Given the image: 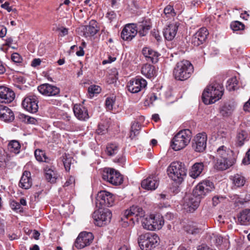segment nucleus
<instances>
[{"mask_svg":"<svg viewBox=\"0 0 250 250\" xmlns=\"http://www.w3.org/2000/svg\"><path fill=\"white\" fill-rule=\"evenodd\" d=\"M15 118L13 112L9 107L0 104V120L5 122H11Z\"/></svg>","mask_w":250,"mask_h":250,"instance_id":"nucleus-24","label":"nucleus"},{"mask_svg":"<svg viewBox=\"0 0 250 250\" xmlns=\"http://www.w3.org/2000/svg\"><path fill=\"white\" fill-rule=\"evenodd\" d=\"M222 197H219L215 196L212 198V204L214 206L217 205L221 201V200H223Z\"/></svg>","mask_w":250,"mask_h":250,"instance_id":"nucleus-58","label":"nucleus"},{"mask_svg":"<svg viewBox=\"0 0 250 250\" xmlns=\"http://www.w3.org/2000/svg\"><path fill=\"white\" fill-rule=\"evenodd\" d=\"M233 151L225 146L219 147L216 152L215 156L213 158H219L226 159H235L233 156Z\"/></svg>","mask_w":250,"mask_h":250,"instance_id":"nucleus-23","label":"nucleus"},{"mask_svg":"<svg viewBox=\"0 0 250 250\" xmlns=\"http://www.w3.org/2000/svg\"><path fill=\"white\" fill-rule=\"evenodd\" d=\"M53 30L60 32L59 34L61 37H63L68 34V29L63 27L58 26L56 27V29L53 28Z\"/></svg>","mask_w":250,"mask_h":250,"instance_id":"nucleus-51","label":"nucleus"},{"mask_svg":"<svg viewBox=\"0 0 250 250\" xmlns=\"http://www.w3.org/2000/svg\"><path fill=\"white\" fill-rule=\"evenodd\" d=\"M32 183L30 172L28 171H24L20 181L19 187L27 189L31 187Z\"/></svg>","mask_w":250,"mask_h":250,"instance_id":"nucleus-29","label":"nucleus"},{"mask_svg":"<svg viewBox=\"0 0 250 250\" xmlns=\"http://www.w3.org/2000/svg\"><path fill=\"white\" fill-rule=\"evenodd\" d=\"M35 157L39 162L49 163L50 159L47 157L45 152L41 149H36L35 151Z\"/></svg>","mask_w":250,"mask_h":250,"instance_id":"nucleus-36","label":"nucleus"},{"mask_svg":"<svg viewBox=\"0 0 250 250\" xmlns=\"http://www.w3.org/2000/svg\"><path fill=\"white\" fill-rule=\"evenodd\" d=\"M193 147L196 152H203L207 146V135L202 132L196 135L194 138Z\"/></svg>","mask_w":250,"mask_h":250,"instance_id":"nucleus-16","label":"nucleus"},{"mask_svg":"<svg viewBox=\"0 0 250 250\" xmlns=\"http://www.w3.org/2000/svg\"><path fill=\"white\" fill-rule=\"evenodd\" d=\"M223 85L214 82L207 86L202 94L203 102L206 104H210L215 103L221 99L223 94Z\"/></svg>","mask_w":250,"mask_h":250,"instance_id":"nucleus-2","label":"nucleus"},{"mask_svg":"<svg viewBox=\"0 0 250 250\" xmlns=\"http://www.w3.org/2000/svg\"><path fill=\"white\" fill-rule=\"evenodd\" d=\"M73 111L75 116L80 120H85L89 118L87 110L81 104H75Z\"/></svg>","mask_w":250,"mask_h":250,"instance_id":"nucleus-25","label":"nucleus"},{"mask_svg":"<svg viewBox=\"0 0 250 250\" xmlns=\"http://www.w3.org/2000/svg\"><path fill=\"white\" fill-rule=\"evenodd\" d=\"M23 117V121L27 124H31L33 125H36L38 123V121L35 118L30 117L28 115H23L22 116Z\"/></svg>","mask_w":250,"mask_h":250,"instance_id":"nucleus-50","label":"nucleus"},{"mask_svg":"<svg viewBox=\"0 0 250 250\" xmlns=\"http://www.w3.org/2000/svg\"><path fill=\"white\" fill-rule=\"evenodd\" d=\"M204 167L203 163H196L191 167L189 175L193 178L195 179L202 172Z\"/></svg>","mask_w":250,"mask_h":250,"instance_id":"nucleus-30","label":"nucleus"},{"mask_svg":"<svg viewBox=\"0 0 250 250\" xmlns=\"http://www.w3.org/2000/svg\"><path fill=\"white\" fill-rule=\"evenodd\" d=\"M154 214H151L148 217L144 218L142 221V226L146 229L153 230V226L152 225L153 221Z\"/></svg>","mask_w":250,"mask_h":250,"instance_id":"nucleus-38","label":"nucleus"},{"mask_svg":"<svg viewBox=\"0 0 250 250\" xmlns=\"http://www.w3.org/2000/svg\"><path fill=\"white\" fill-rule=\"evenodd\" d=\"M8 149L11 152L15 154H18L21 149L20 143L16 140L10 141L8 144Z\"/></svg>","mask_w":250,"mask_h":250,"instance_id":"nucleus-39","label":"nucleus"},{"mask_svg":"<svg viewBox=\"0 0 250 250\" xmlns=\"http://www.w3.org/2000/svg\"><path fill=\"white\" fill-rule=\"evenodd\" d=\"M238 81L236 77L229 79L227 82L226 88L229 91L235 90L237 88Z\"/></svg>","mask_w":250,"mask_h":250,"instance_id":"nucleus-41","label":"nucleus"},{"mask_svg":"<svg viewBox=\"0 0 250 250\" xmlns=\"http://www.w3.org/2000/svg\"><path fill=\"white\" fill-rule=\"evenodd\" d=\"M41 63V60L40 59H34L31 63V65L33 67H37L40 65Z\"/></svg>","mask_w":250,"mask_h":250,"instance_id":"nucleus-60","label":"nucleus"},{"mask_svg":"<svg viewBox=\"0 0 250 250\" xmlns=\"http://www.w3.org/2000/svg\"><path fill=\"white\" fill-rule=\"evenodd\" d=\"M22 105L24 109L27 111L36 113L39 108L37 97L34 95H27L22 101Z\"/></svg>","mask_w":250,"mask_h":250,"instance_id":"nucleus-12","label":"nucleus"},{"mask_svg":"<svg viewBox=\"0 0 250 250\" xmlns=\"http://www.w3.org/2000/svg\"><path fill=\"white\" fill-rule=\"evenodd\" d=\"M247 133L244 131H241L238 133L236 137V145L238 146H241L244 144V142L247 140Z\"/></svg>","mask_w":250,"mask_h":250,"instance_id":"nucleus-40","label":"nucleus"},{"mask_svg":"<svg viewBox=\"0 0 250 250\" xmlns=\"http://www.w3.org/2000/svg\"><path fill=\"white\" fill-rule=\"evenodd\" d=\"M5 165V156L0 154V167H4Z\"/></svg>","mask_w":250,"mask_h":250,"instance_id":"nucleus-63","label":"nucleus"},{"mask_svg":"<svg viewBox=\"0 0 250 250\" xmlns=\"http://www.w3.org/2000/svg\"><path fill=\"white\" fill-rule=\"evenodd\" d=\"M230 27L232 30L236 31L243 30L244 29V25L239 21H235L231 22Z\"/></svg>","mask_w":250,"mask_h":250,"instance_id":"nucleus-46","label":"nucleus"},{"mask_svg":"<svg viewBox=\"0 0 250 250\" xmlns=\"http://www.w3.org/2000/svg\"><path fill=\"white\" fill-rule=\"evenodd\" d=\"M238 220L241 225H247L250 223V209H246L241 212Z\"/></svg>","mask_w":250,"mask_h":250,"instance_id":"nucleus-34","label":"nucleus"},{"mask_svg":"<svg viewBox=\"0 0 250 250\" xmlns=\"http://www.w3.org/2000/svg\"><path fill=\"white\" fill-rule=\"evenodd\" d=\"M186 228L187 232L192 234L199 233L201 231V229L198 228L196 225H195L188 226Z\"/></svg>","mask_w":250,"mask_h":250,"instance_id":"nucleus-44","label":"nucleus"},{"mask_svg":"<svg viewBox=\"0 0 250 250\" xmlns=\"http://www.w3.org/2000/svg\"><path fill=\"white\" fill-rule=\"evenodd\" d=\"M230 179L232 181L233 184L238 188L243 187L246 182L245 177L242 174L239 173L232 176Z\"/></svg>","mask_w":250,"mask_h":250,"instance_id":"nucleus-33","label":"nucleus"},{"mask_svg":"<svg viewBox=\"0 0 250 250\" xmlns=\"http://www.w3.org/2000/svg\"><path fill=\"white\" fill-rule=\"evenodd\" d=\"M213 235L217 246H220L223 243H227L228 242V240L227 238H223L219 234H213Z\"/></svg>","mask_w":250,"mask_h":250,"instance_id":"nucleus-45","label":"nucleus"},{"mask_svg":"<svg viewBox=\"0 0 250 250\" xmlns=\"http://www.w3.org/2000/svg\"><path fill=\"white\" fill-rule=\"evenodd\" d=\"M15 93L11 89L0 86V103H9L15 98Z\"/></svg>","mask_w":250,"mask_h":250,"instance_id":"nucleus-22","label":"nucleus"},{"mask_svg":"<svg viewBox=\"0 0 250 250\" xmlns=\"http://www.w3.org/2000/svg\"><path fill=\"white\" fill-rule=\"evenodd\" d=\"M119 151V147L116 144H109L106 146V153L110 156L117 154Z\"/></svg>","mask_w":250,"mask_h":250,"instance_id":"nucleus-42","label":"nucleus"},{"mask_svg":"<svg viewBox=\"0 0 250 250\" xmlns=\"http://www.w3.org/2000/svg\"><path fill=\"white\" fill-rule=\"evenodd\" d=\"M38 90L45 96H54L58 95L60 92L59 87L49 83H44L38 86Z\"/></svg>","mask_w":250,"mask_h":250,"instance_id":"nucleus-15","label":"nucleus"},{"mask_svg":"<svg viewBox=\"0 0 250 250\" xmlns=\"http://www.w3.org/2000/svg\"><path fill=\"white\" fill-rule=\"evenodd\" d=\"M150 28L149 21L144 20L137 24L128 23L124 27L121 37L124 41H130L138 32L141 37L146 36Z\"/></svg>","mask_w":250,"mask_h":250,"instance_id":"nucleus-1","label":"nucleus"},{"mask_svg":"<svg viewBox=\"0 0 250 250\" xmlns=\"http://www.w3.org/2000/svg\"><path fill=\"white\" fill-rule=\"evenodd\" d=\"M208 34L206 28H201L192 37L191 43L196 46L200 45L205 41Z\"/></svg>","mask_w":250,"mask_h":250,"instance_id":"nucleus-19","label":"nucleus"},{"mask_svg":"<svg viewBox=\"0 0 250 250\" xmlns=\"http://www.w3.org/2000/svg\"><path fill=\"white\" fill-rule=\"evenodd\" d=\"M46 179L51 183H55L57 178V173L52 167H46L44 168Z\"/></svg>","mask_w":250,"mask_h":250,"instance_id":"nucleus-32","label":"nucleus"},{"mask_svg":"<svg viewBox=\"0 0 250 250\" xmlns=\"http://www.w3.org/2000/svg\"><path fill=\"white\" fill-rule=\"evenodd\" d=\"M146 85L147 82L145 79L138 78L130 80L127 86L129 91L132 93H137L144 89Z\"/></svg>","mask_w":250,"mask_h":250,"instance_id":"nucleus-14","label":"nucleus"},{"mask_svg":"<svg viewBox=\"0 0 250 250\" xmlns=\"http://www.w3.org/2000/svg\"><path fill=\"white\" fill-rule=\"evenodd\" d=\"M115 103V97H108L105 100V107L107 110L111 111L113 108V105Z\"/></svg>","mask_w":250,"mask_h":250,"instance_id":"nucleus-43","label":"nucleus"},{"mask_svg":"<svg viewBox=\"0 0 250 250\" xmlns=\"http://www.w3.org/2000/svg\"><path fill=\"white\" fill-rule=\"evenodd\" d=\"M6 68L3 62L0 61V75L3 74L5 73Z\"/></svg>","mask_w":250,"mask_h":250,"instance_id":"nucleus-64","label":"nucleus"},{"mask_svg":"<svg viewBox=\"0 0 250 250\" xmlns=\"http://www.w3.org/2000/svg\"><path fill=\"white\" fill-rule=\"evenodd\" d=\"M142 74L147 78H151L156 75L155 67L150 64H144L141 69Z\"/></svg>","mask_w":250,"mask_h":250,"instance_id":"nucleus-31","label":"nucleus"},{"mask_svg":"<svg viewBox=\"0 0 250 250\" xmlns=\"http://www.w3.org/2000/svg\"><path fill=\"white\" fill-rule=\"evenodd\" d=\"M243 163L245 165L250 164V149L247 152L246 157L243 159Z\"/></svg>","mask_w":250,"mask_h":250,"instance_id":"nucleus-57","label":"nucleus"},{"mask_svg":"<svg viewBox=\"0 0 250 250\" xmlns=\"http://www.w3.org/2000/svg\"><path fill=\"white\" fill-rule=\"evenodd\" d=\"M141 125L138 122H134L132 124L129 134V138L132 140L139 134Z\"/></svg>","mask_w":250,"mask_h":250,"instance_id":"nucleus-37","label":"nucleus"},{"mask_svg":"<svg viewBox=\"0 0 250 250\" xmlns=\"http://www.w3.org/2000/svg\"><path fill=\"white\" fill-rule=\"evenodd\" d=\"M103 180L113 185H121L123 182L122 175L117 170L111 168H105L103 173Z\"/></svg>","mask_w":250,"mask_h":250,"instance_id":"nucleus-8","label":"nucleus"},{"mask_svg":"<svg viewBox=\"0 0 250 250\" xmlns=\"http://www.w3.org/2000/svg\"><path fill=\"white\" fill-rule=\"evenodd\" d=\"M115 200L114 195L105 190L98 192L96 197V206L99 208L109 207L113 205Z\"/></svg>","mask_w":250,"mask_h":250,"instance_id":"nucleus-9","label":"nucleus"},{"mask_svg":"<svg viewBox=\"0 0 250 250\" xmlns=\"http://www.w3.org/2000/svg\"><path fill=\"white\" fill-rule=\"evenodd\" d=\"M235 108V104L233 103H226L220 106L219 113L223 117H229L230 116Z\"/></svg>","mask_w":250,"mask_h":250,"instance_id":"nucleus-26","label":"nucleus"},{"mask_svg":"<svg viewBox=\"0 0 250 250\" xmlns=\"http://www.w3.org/2000/svg\"><path fill=\"white\" fill-rule=\"evenodd\" d=\"M173 8L171 5L167 6L164 10V12L166 15L168 16V15L173 16L174 14Z\"/></svg>","mask_w":250,"mask_h":250,"instance_id":"nucleus-54","label":"nucleus"},{"mask_svg":"<svg viewBox=\"0 0 250 250\" xmlns=\"http://www.w3.org/2000/svg\"><path fill=\"white\" fill-rule=\"evenodd\" d=\"M159 178L155 175H152L142 181V187L147 190H155L159 186Z\"/></svg>","mask_w":250,"mask_h":250,"instance_id":"nucleus-18","label":"nucleus"},{"mask_svg":"<svg viewBox=\"0 0 250 250\" xmlns=\"http://www.w3.org/2000/svg\"><path fill=\"white\" fill-rule=\"evenodd\" d=\"M92 217L96 226L103 227L109 223L112 218V213L108 209H99L93 212Z\"/></svg>","mask_w":250,"mask_h":250,"instance_id":"nucleus-7","label":"nucleus"},{"mask_svg":"<svg viewBox=\"0 0 250 250\" xmlns=\"http://www.w3.org/2000/svg\"><path fill=\"white\" fill-rule=\"evenodd\" d=\"M214 168L218 170H224L233 166L235 163V159H226L215 158Z\"/></svg>","mask_w":250,"mask_h":250,"instance_id":"nucleus-21","label":"nucleus"},{"mask_svg":"<svg viewBox=\"0 0 250 250\" xmlns=\"http://www.w3.org/2000/svg\"><path fill=\"white\" fill-rule=\"evenodd\" d=\"M191 132L189 129H184L177 133L171 141V147L175 151L185 148L190 142Z\"/></svg>","mask_w":250,"mask_h":250,"instance_id":"nucleus-4","label":"nucleus"},{"mask_svg":"<svg viewBox=\"0 0 250 250\" xmlns=\"http://www.w3.org/2000/svg\"><path fill=\"white\" fill-rule=\"evenodd\" d=\"M194 71L191 63L188 60L178 62L173 70V76L178 81H185L190 77Z\"/></svg>","mask_w":250,"mask_h":250,"instance_id":"nucleus-3","label":"nucleus"},{"mask_svg":"<svg viewBox=\"0 0 250 250\" xmlns=\"http://www.w3.org/2000/svg\"><path fill=\"white\" fill-rule=\"evenodd\" d=\"M153 221L152 225L153 226V230L160 229L164 224V220L162 216L159 214H154Z\"/></svg>","mask_w":250,"mask_h":250,"instance_id":"nucleus-35","label":"nucleus"},{"mask_svg":"<svg viewBox=\"0 0 250 250\" xmlns=\"http://www.w3.org/2000/svg\"><path fill=\"white\" fill-rule=\"evenodd\" d=\"M142 53L148 62L155 63L158 62L159 54L149 47H144L142 50Z\"/></svg>","mask_w":250,"mask_h":250,"instance_id":"nucleus-27","label":"nucleus"},{"mask_svg":"<svg viewBox=\"0 0 250 250\" xmlns=\"http://www.w3.org/2000/svg\"><path fill=\"white\" fill-rule=\"evenodd\" d=\"M97 25L98 24L96 21H90L89 24L85 26L83 28L84 35L86 37L95 35L99 30Z\"/></svg>","mask_w":250,"mask_h":250,"instance_id":"nucleus-28","label":"nucleus"},{"mask_svg":"<svg viewBox=\"0 0 250 250\" xmlns=\"http://www.w3.org/2000/svg\"><path fill=\"white\" fill-rule=\"evenodd\" d=\"M107 126L106 125L100 124L98 125V128L97 129V132L98 134L102 135L105 134L107 131Z\"/></svg>","mask_w":250,"mask_h":250,"instance_id":"nucleus-53","label":"nucleus"},{"mask_svg":"<svg viewBox=\"0 0 250 250\" xmlns=\"http://www.w3.org/2000/svg\"><path fill=\"white\" fill-rule=\"evenodd\" d=\"M6 31H7V29L5 27H4L3 26H0V38L4 37L6 35Z\"/></svg>","mask_w":250,"mask_h":250,"instance_id":"nucleus-61","label":"nucleus"},{"mask_svg":"<svg viewBox=\"0 0 250 250\" xmlns=\"http://www.w3.org/2000/svg\"><path fill=\"white\" fill-rule=\"evenodd\" d=\"M213 188L214 185L212 182L205 180L199 183L193 189V192L201 198L211 191Z\"/></svg>","mask_w":250,"mask_h":250,"instance_id":"nucleus-13","label":"nucleus"},{"mask_svg":"<svg viewBox=\"0 0 250 250\" xmlns=\"http://www.w3.org/2000/svg\"><path fill=\"white\" fill-rule=\"evenodd\" d=\"M62 161L66 170H69L72 161L71 158L67 157L66 155L63 156Z\"/></svg>","mask_w":250,"mask_h":250,"instance_id":"nucleus-49","label":"nucleus"},{"mask_svg":"<svg viewBox=\"0 0 250 250\" xmlns=\"http://www.w3.org/2000/svg\"><path fill=\"white\" fill-rule=\"evenodd\" d=\"M101 88L100 86L96 85H92L88 87V91L90 96H93L95 94H98L101 91Z\"/></svg>","mask_w":250,"mask_h":250,"instance_id":"nucleus-47","label":"nucleus"},{"mask_svg":"<svg viewBox=\"0 0 250 250\" xmlns=\"http://www.w3.org/2000/svg\"><path fill=\"white\" fill-rule=\"evenodd\" d=\"M94 236L91 232H82L78 235L75 246L78 249H82L89 245L93 241Z\"/></svg>","mask_w":250,"mask_h":250,"instance_id":"nucleus-11","label":"nucleus"},{"mask_svg":"<svg viewBox=\"0 0 250 250\" xmlns=\"http://www.w3.org/2000/svg\"><path fill=\"white\" fill-rule=\"evenodd\" d=\"M11 60L16 63H21L22 59L20 55L17 53H13L11 55Z\"/></svg>","mask_w":250,"mask_h":250,"instance_id":"nucleus-52","label":"nucleus"},{"mask_svg":"<svg viewBox=\"0 0 250 250\" xmlns=\"http://www.w3.org/2000/svg\"><path fill=\"white\" fill-rule=\"evenodd\" d=\"M159 237L154 233H145L138 238V243L142 250H152L158 244Z\"/></svg>","mask_w":250,"mask_h":250,"instance_id":"nucleus-5","label":"nucleus"},{"mask_svg":"<svg viewBox=\"0 0 250 250\" xmlns=\"http://www.w3.org/2000/svg\"><path fill=\"white\" fill-rule=\"evenodd\" d=\"M145 211L143 208L137 206H132L129 209H127L124 213V216L126 219L130 217H134L136 221H138L145 216Z\"/></svg>","mask_w":250,"mask_h":250,"instance_id":"nucleus-20","label":"nucleus"},{"mask_svg":"<svg viewBox=\"0 0 250 250\" xmlns=\"http://www.w3.org/2000/svg\"><path fill=\"white\" fill-rule=\"evenodd\" d=\"M152 35L155 39L158 41L159 42L161 40V37L160 35V33L158 31L154 29L151 32Z\"/></svg>","mask_w":250,"mask_h":250,"instance_id":"nucleus-56","label":"nucleus"},{"mask_svg":"<svg viewBox=\"0 0 250 250\" xmlns=\"http://www.w3.org/2000/svg\"><path fill=\"white\" fill-rule=\"evenodd\" d=\"M1 7L6 9L8 12H10L12 10V8L9 5V3L5 2L4 3L2 4Z\"/></svg>","mask_w":250,"mask_h":250,"instance_id":"nucleus-59","label":"nucleus"},{"mask_svg":"<svg viewBox=\"0 0 250 250\" xmlns=\"http://www.w3.org/2000/svg\"><path fill=\"white\" fill-rule=\"evenodd\" d=\"M10 207L12 209L17 212L22 211V208L20 206V203L16 201L13 200L10 202Z\"/></svg>","mask_w":250,"mask_h":250,"instance_id":"nucleus-48","label":"nucleus"},{"mask_svg":"<svg viewBox=\"0 0 250 250\" xmlns=\"http://www.w3.org/2000/svg\"><path fill=\"white\" fill-rule=\"evenodd\" d=\"M244 110L246 112H250V98L244 105Z\"/></svg>","mask_w":250,"mask_h":250,"instance_id":"nucleus-62","label":"nucleus"},{"mask_svg":"<svg viewBox=\"0 0 250 250\" xmlns=\"http://www.w3.org/2000/svg\"><path fill=\"white\" fill-rule=\"evenodd\" d=\"M167 172L169 177L174 181L181 183L186 176V169L179 162H173L168 167Z\"/></svg>","mask_w":250,"mask_h":250,"instance_id":"nucleus-6","label":"nucleus"},{"mask_svg":"<svg viewBox=\"0 0 250 250\" xmlns=\"http://www.w3.org/2000/svg\"><path fill=\"white\" fill-rule=\"evenodd\" d=\"M75 184V178L73 176H70L68 179H67L66 181L64 183V186L66 187L68 186L73 187Z\"/></svg>","mask_w":250,"mask_h":250,"instance_id":"nucleus-55","label":"nucleus"},{"mask_svg":"<svg viewBox=\"0 0 250 250\" xmlns=\"http://www.w3.org/2000/svg\"><path fill=\"white\" fill-rule=\"evenodd\" d=\"M201 199L193 193L192 194L186 195L184 199V209L190 212L194 211L199 207Z\"/></svg>","mask_w":250,"mask_h":250,"instance_id":"nucleus-10","label":"nucleus"},{"mask_svg":"<svg viewBox=\"0 0 250 250\" xmlns=\"http://www.w3.org/2000/svg\"><path fill=\"white\" fill-rule=\"evenodd\" d=\"M179 26L178 22H172L167 25L163 30L164 37L166 40L172 41L176 36Z\"/></svg>","mask_w":250,"mask_h":250,"instance_id":"nucleus-17","label":"nucleus"}]
</instances>
